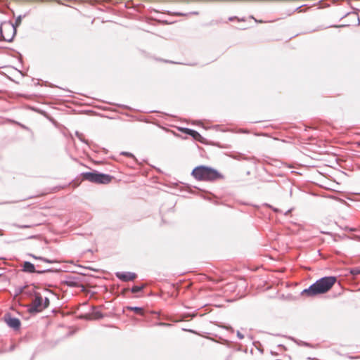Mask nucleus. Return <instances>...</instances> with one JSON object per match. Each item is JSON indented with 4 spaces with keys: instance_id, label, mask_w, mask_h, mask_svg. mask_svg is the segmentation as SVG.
Wrapping results in <instances>:
<instances>
[{
    "instance_id": "f257e3e1",
    "label": "nucleus",
    "mask_w": 360,
    "mask_h": 360,
    "mask_svg": "<svg viewBox=\"0 0 360 360\" xmlns=\"http://www.w3.org/2000/svg\"><path fill=\"white\" fill-rule=\"evenodd\" d=\"M336 281L337 277L335 276L321 277L311 284L307 288H304L301 292V295L314 297L319 295L325 294L333 288Z\"/></svg>"
},
{
    "instance_id": "f03ea898",
    "label": "nucleus",
    "mask_w": 360,
    "mask_h": 360,
    "mask_svg": "<svg viewBox=\"0 0 360 360\" xmlns=\"http://www.w3.org/2000/svg\"><path fill=\"white\" fill-rule=\"evenodd\" d=\"M191 175L197 181L207 182H215L225 178L218 169L205 165L195 167Z\"/></svg>"
},
{
    "instance_id": "7ed1b4c3",
    "label": "nucleus",
    "mask_w": 360,
    "mask_h": 360,
    "mask_svg": "<svg viewBox=\"0 0 360 360\" xmlns=\"http://www.w3.org/2000/svg\"><path fill=\"white\" fill-rule=\"evenodd\" d=\"M30 295H32L34 299L30 304L26 306L27 311L29 314H37L49 307L50 304V300L49 297H45L44 298L41 293L37 291H34Z\"/></svg>"
},
{
    "instance_id": "20e7f679",
    "label": "nucleus",
    "mask_w": 360,
    "mask_h": 360,
    "mask_svg": "<svg viewBox=\"0 0 360 360\" xmlns=\"http://www.w3.org/2000/svg\"><path fill=\"white\" fill-rule=\"evenodd\" d=\"M82 179L96 184H108L114 179L112 175L105 174L97 170L83 172L80 174Z\"/></svg>"
},
{
    "instance_id": "39448f33",
    "label": "nucleus",
    "mask_w": 360,
    "mask_h": 360,
    "mask_svg": "<svg viewBox=\"0 0 360 360\" xmlns=\"http://www.w3.org/2000/svg\"><path fill=\"white\" fill-rule=\"evenodd\" d=\"M17 34V29L11 20H5L0 25V38L1 40L11 42Z\"/></svg>"
},
{
    "instance_id": "423d86ee",
    "label": "nucleus",
    "mask_w": 360,
    "mask_h": 360,
    "mask_svg": "<svg viewBox=\"0 0 360 360\" xmlns=\"http://www.w3.org/2000/svg\"><path fill=\"white\" fill-rule=\"evenodd\" d=\"M4 322L6 325L13 330L17 331L21 328L20 320L15 316H13L10 312H6L3 317Z\"/></svg>"
},
{
    "instance_id": "0eeeda50",
    "label": "nucleus",
    "mask_w": 360,
    "mask_h": 360,
    "mask_svg": "<svg viewBox=\"0 0 360 360\" xmlns=\"http://www.w3.org/2000/svg\"><path fill=\"white\" fill-rule=\"evenodd\" d=\"M115 274L117 278L123 282L132 281L138 277L136 273L131 271H117Z\"/></svg>"
},
{
    "instance_id": "6e6552de",
    "label": "nucleus",
    "mask_w": 360,
    "mask_h": 360,
    "mask_svg": "<svg viewBox=\"0 0 360 360\" xmlns=\"http://www.w3.org/2000/svg\"><path fill=\"white\" fill-rule=\"evenodd\" d=\"M178 130L184 134L191 136L193 139L198 141L201 143H203L202 140L204 139V138L196 130L182 127H179Z\"/></svg>"
},
{
    "instance_id": "1a4fd4ad",
    "label": "nucleus",
    "mask_w": 360,
    "mask_h": 360,
    "mask_svg": "<svg viewBox=\"0 0 360 360\" xmlns=\"http://www.w3.org/2000/svg\"><path fill=\"white\" fill-rule=\"evenodd\" d=\"M20 266H21V271L22 272L26 273V274H37V271L39 270V269H36V266L33 263H32L29 261L23 262L21 264ZM37 266L39 267V265L37 264Z\"/></svg>"
},
{
    "instance_id": "9d476101",
    "label": "nucleus",
    "mask_w": 360,
    "mask_h": 360,
    "mask_svg": "<svg viewBox=\"0 0 360 360\" xmlns=\"http://www.w3.org/2000/svg\"><path fill=\"white\" fill-rule=\"evenodd\" d=\"M62 283L70 288H77L80 285V278L73 276H67L66 279L63 281Z\"/></svg>"
},
{
    "instance_id": "9b49d317",
    "label": "nucleus",
    "mask_w": 360,
    "mask_h": 360,
    "mask_svg": "<svg viewBox=\"0 0 360 360\" xmlns=\"http://www.w3.org/2000/svg\"><path fill=\"white\" fill-rule=\"evenodd\" d=\"M146 287V285L144 284V283H143V284H141L140 285H134L131 288H124L122 290V291L124 292H130L134 293V294H138L139 292H142ZM141 297V295H135V297Z\"/></svg>"
},
{
    "instance_id": "f8f14e48",
    "label": "nucleus",
    "mask_w": 360,
    "mask_h": 360,
    "mask_svg": "<svg viewBox=\"0 0 360 360\" xmlns=\"http://www.w3.org/2000/svg\"><path fill=\"white\" fill-rule=\"evenodd\" d=\"M124 309L134 311L135 314H136L138 315H141V316H143L144 315V309L141 307L126 306L124 308L123 311H124Z\"/></svg>"
},
{
    "instance_id": "ddd939ff",
    "label": "nucleus",
    "mask_w": 360,
    "mask_h": 360,
    "mask_svg": "<svg viewBox=\"0 0 360 360\" xmlns=\"http://www.w3.org/2000/svg\"><path fill=\"white\" fill-rule=\"evenodd\" d=\"M91 309L95 319H102L104 317L103 314L101 311L96 309V307L91 306Z\"/></svg>"
},
{
    "instance_id": "4468645a",
    "label": "nucleus",
    "mask_w": 360,
    "mask_h": 360,
    "mask_svg": "<svg viewBox=\"0 0 360 360\" xmlns=\"http://www.w3.org/2000/svg\"><path fill=\"white\" fill-rule=\"evenodd\" d=\"M60 271V269H53V268H49L45 269H39L37 271V274H44L46 273H58Z\"/></svg>"
},
{
    "instance_id": "2eb2a0df",
    "label": "nucleus",
    "mask_w": 360,
    "mask_h": 360,
    "mask_svg": "<svg viewBox=\"0 0 360 360\" xmlns=\"http://www.w3.org/2000/svg\"><path fill=\"white\" fill-rule=\"evenodd\" d=\"M27 15V13L24 15H19L16 18L14 23H13V25L14 27L17 29V27L21 24L22 20L23 18H25Z\"/></svg>"
},
{
    "instance_id": "dca6fc26",
    "label": "nucleus",
    "mask_w": 360,
    "mask_h": 360,
    "mask_svg": "<svg viewBox=\"0 0 360 360\" xmlns=\"http://www.w3.org/2000/svg\"><path fill=\"white\" fill-rule=\"evenodd\" d=\"M27 287V285H22V286H19V287H16L15 288V290H14V294H13V297H18L19 295H20L23 290H25V288Z\"/></svg>"
},
{
    "instance_id": "f3484780",
    "label": "nucleus",
    "mask_w": 360,
    "mask_h": 360,
    "mask_svg": "<svg viewBox=\"0 0 360 360\" xmlns=\"http://www.w3.org/2000/svg\"><path fill=\"white\" fill-rule=\"evenodd\" d=\"M349 273L352 276H358V275H359L360 274V267L358 266V267L351 268L349 269Z\"/></svg>"
},
{
    "instance_id": "a211bd4d",
    "label": "nucleus",
    "mask_w": 360,
    "mask_h": 360,
    "mask_svg": "<svg viewBox=\"0 0 360 360\" xmlns=\"http://www.w3.org/2000/svg\"><path fill=\"white\" fill-rule=\"evenodd\" d=\"M291 340H292L295 342H296L298 345L301 346H305V347H310V344L302 340H297L294 338H290Z\"/></svg>"
},
{
    "instance_id": "6ab92c4d",
    "label": "nucleus",
    "mask_w": 360,
    "mask_h": 360,
    "mask_svg": "<svg viewBox=\"0 0 360 360\" xmlns=\"http://www.w3.org/2000/svg\"><path fill=\"white\" fill-rule=\"evenodd\" d=\"M40 261L48 263V264H55V263L58 262L57 259H48V258L44 257H42V258L40 259Z\"/></svg>"
},
{
    "instance_id": "aec40b11",
    "label": "nucleus",
    "mask_w": 360,
    "mask_h": 360,
    "mask_svg": "<svg viewBox=\"0 0 360 360\" xmlns=\"http://www.w3.org/2000/svg\"><path fill=\"white\" fill-rule=\"evenodd\" d=\"M13 226L15 227H18L19 229H28V228H31V227L34 226V225H31V224L20 225V224H13Z\"/></svg>"
},
{
    "instance_id": "412c9836",
    "label": "nucleus",
    "mask_w": 360,
    "mask_h": 360,
    "mask_svg": "<svg viewBox=\"0 0 360 360\" xmlns=\"http://www.w3.org/2000/svg\"><path fill=\"white\" fill-rule=\"evenodd\" d=\"M75 134H76V136H77V138H78V139H79L82 142H83V143H86V144L88 143H87V141H86V139H84V137H83V134H82L79 133V131H76Z\"/></svg>"
},
{
    "instance_id": "4be33fe9",
    "label": "nucleus",
    "mask_w": 360,
    "mask_h": 360,
    "mask_svg": "<svg viewBox=\"0 0 360 360\" xmlns=\"http://www.w3.org/2000/svg\"><path fill=\"white\" fill-rule=\"evenodd\" d=\"M12 122H13L14 124L18 125L19 127H20L22 129H25V130H27V131H30V128L27 126H25V124H22V123H20L17 121H15V120H12Z\"/></svg>"
},
{
    "instance_id": "5701e85b",
    "label": "nucleus",
    "mask_w": 360,
    "mask_h": 360,
    "mask_svg": "<svg viewBox=\"0 0 360 360\" xmlns=\"http://www.w3.org/2000/svg\"><path fill=\"white\" fill-rule=\"evenodd\" d=\"M120 155H124V156H127V157H129V158H132L135 159V156L134 155V154H132L130 152L122 151V152L120 153Z\"/></svg>"
},
{
    "instance_id": "b1692460",
    "label": "nucleus",
    "mask_w": 360,
    "mask_h": 360,
    "mask_svg": "<svg viewBox=\"0 0 360 360\" xmlns=\"http://www.w3.org/2000/svg\"><path fill=\"white\" fill-rule=\"evenodd\" d=\"M265 205L266 207H270L271 209H272V210L275 212V213H280V212H282L281 210H279L278 208H276V207H274L267 203L265 204Z\"/></svg>"
},
{
    "instance_id": "393cba45",
    "label": "nucleus",
    "mask_w": 360,
    "mask_h": 360,
    "mask_svg": "<svg viewBox=\"0 0 360 360\" xmlns=\"http://www.w3.org/2000/svg\"><path fill=\"white\" fill-rule=\"evenodd\" d=\"M92 4H100L101 1H105L107 3H111L112 0H90Z\"/></svg>"
},
{
    "instance_id": "a878e982",
    "label": "nucleus",
    "mask_w": 360,
    "mask_h": 360,
    "mask_svg": "<svg viewBox=\"0 0 360 360\" xmlns=\"http://www.w3.org/2000/svg\"><path fill=\"white\" fill-rule=\"evenodd\" d=\"M27 256H29V257H32V258H33V259H34L36 260H39V261H40V259L42 258L41 256H37V255H34L32 253H28Z\"/></svg>"
},
{
    "instance_id": "bb28decb",
    "label": "nucleus",
    "mask_w": 360,
    "mask_h": 360,
    "mask_svg": "<svg viewBox=\"0 0 360 360\" xmlns=\"http://www.w3.org/2000/svg\"><path fill=\"white\" fill-rule=\"evenodd\" d=\"M110 104H111V105H117L118 107L122 108H123V109H127V110H130V109H131V108H130V107H129V106H128V105H124V104H115V103H111Z\"/></svg>"
},
{
    "instance_id": "cd10ccee",
    "label": "nucleus",
    "mask_w": 360,
    "mask_h": 360,
    "mask_svg": "<svg viewBox=\"0 0 360 360\" xmlns=\"http://www.w3.org/2000/svg\"><path fill=\"white\" fill-rule=\"evenodd\" d=\"M343 229L345 231H349V232H355L356 231V228L349 227V226H345V227L343 228Z\"/></svg>"
},
{
    "instance_id": "c85d7f7f",
    "label": "nucleus",
    "mask_w": 360,
    "mask_h": 360,
    "mask_svg": "<svg viewBox=\"0 0 360 360\" xmlns=\"http://www.w3.org/2000/svg\"><path fill=\"white\" fill-rule=\"evenodd\" d=\"M236 335L239 340H242L244 338V335L239 330L236 332Z\"/></svg>"
},
{
    "instance_id": "c756f323",
    "label": "nucleus",
    "mask_w": 360,
    "mask_h": 360,
    "mask_svg": "<svg viewBox=\"0 0 360 360\" xmlns=\"http://www.w3.org/2000/svg\"><path fill=\"white\" fill-rule=\"evenodd\" d=\"M224 328H226V330L230 331L232 333H234V329L230 326H226L224 327Z\"/></svg>"
},
{
    "instance_id": "7c9ffc66",
    "label": "nucleus",
    "mask_w": 360,
    "mask_h": 360,
    "mask_svg": "<svg viewBox=\"0 0 360 360\" xmlns=\"http://www.w3.org/2000/svg\"><path fill=\"white\" fill-rule=\"evenodd\" d=\"M220 338V340H221V342H221V344L225 345V344H229V343H230V342H229L227 340H226V339H223V338Z\"/></svg>"
},
{
    "instance_id": "2f4dec72",
    "label": "nucleus",
    "mask_w": 360,
    "mask_h": 360,
    "mask_svg": "<svg viewBox=\"0 0 360 360\" xmlns=\"http://www.w3.org/2000/svg\"><path fill=\"white\" fill-rule=\"evenodd\" d=\"M292 208L288 210L287 211H285L284 212V215H285V216L288 215L292 212Z\"/></svg>"
},
{
    "instance_id": "473e14b6",
    "label": "nucleus",
    "mask_w": 360,
    "mask_h": 360,
    "mask_svg": "<svg viewBox=\"0 0 360 360\" xmlns=\"http://www.w3.org/2000/svg\"><path fill=\"white\" fill-rule=\"evenodd\" d=\"M15 345H11V347L9 348V351L12 352V351H13L15 349Z\"/></svg>"
},
{
    "instance_id": "72a5a7b5",
    "label": "nucleus",
    "mask_w": 360,
    "mask_h": 360,
    "mask_svg": "<svg viewBox=\"0 0 360 360\" xmlns=\"http://www.w3.org/2000/svg\"><path fill=\"white\" fill-rule=\"evenodd\" d=\"M236 18H237V17H236V16L229 17V21H233L234 19H236Z\"/></svg>"
},
{
    "instance_id": "f704fd0d",
    "label": "nucleus",
    "mask_w": 360,
    "mask_h": 360,
    "mask_svg": "<svg viewBox=\"0 0 360 360\" xmlns=\"http://www.w3.org/2000/svg\"><path fill=\"white\" fill-rule=\"evenodd\" d=\"M201 196L205 200H210V198L209 197L205 196V195H202Z\"/></svg>"
},
{
    "instance_id": "c9c22d12",
    "label": "nucleus",
    "mask_w": 360,
    "mask_h": 360,
    "mask_svg": "<svg viewBox=\"0 0 360 360\" xmlns=\"http://www.w3.org/2000/svg\"><path fill=\"white\" fill-rule=\"evenodd\" d=\"M18 53V54L20 55V58H19V61L20 62V63H22V56H21V54H20V53Z\"/></svg>"
},
{
    "instance_id": "e433bc0d",
    "label": "nucleus",
    "mask_w": 360,
    "mask_h": 360,
    "mask_svg": "<svg viewBox=\"0 0 360 360\" xmlns=\"http://www.w3.org/2000/svg\"><path fill=\"white\" fill-rule=\"evenodd\" d=\"M183 330H186V331H189V332L193 333H195L193 330H187V329H184V328H183Z\"/></svg>"
},
{
    "instance_id": "4c0bfd02",
    "label": "nucleus",
    "mask_w": 360,
    "mask_h": 360,
    "mask_svg": "<svg viewBox=\"0 0 360 360\" xmlns=\"http://www.w3.org/2000/svg\"><path fill=\"white\" fill-rule=\"evenodd\" d=\"M226 360H231V355H229Z\"/></svg>"
},
{
    "instance_id": "58836bf2",
    "label": "nucleus",
    "mask_w": 360,
    "mask_h": 360,
    "mask_svg": "<svg viewBox=\"0 0 360 360\" xmlns=\"http://www.w3.org/2000/svg\"><path fill=\"white\" fill-rule=\"evenodd\" d=\"M4 233H3V231L0 229V236H3Z\"/></svg>"
},
{
    "instance_id": "ea45409f",
    "label": "nucleus",
    "mask_w": 360,
    "mask_h": 360,
    "mask_svg": "<svg viewBox=\"0 0 360 360\" xmlns=\"http://www.w3.org/2000/svg\"><path fill=\"white\" fill-rule=\"evenodd\" d=\"M308 359H311V360H316V359H314V358H310V357H309Z\"/></svg>"
},
{
    "instance_id": "a19ab883",
    "label": "nucleus",
    "mask_w": 360,
    "mask_h": 360,
    "mask_svg": "<svg viewBox=\"0 0 360 360\" xmlns=\"http://www.w3.org/2000/svg\"><path fill=\"white\" fill-rule=\"evenodd\" d=\"M160 325H166L165 323H160Z\"/></svg>"
},
{
    "instance_id": "79ce46f5",
    "label": "nucleus",
    "mask_w": 360,
    "mask_h": 360,
    "mask_svg": "<svg viewBox=\"0 0 360 360\" xmlns=\"http://www.w3.org/2000/svg\"><path fill=\"white\" fill-rule=\"evenodd\" d=\"M240 20V19H238ZM240 20L244 21L245 20L243 18L240 19Z\"/></svg>"
},
{
    "instance_id": "37998d69",
    "label": "nucleus",
    "mask_w": 360,
    "mask_h": 360,
    "mask_svg": "<svg viewBox=\"0 0 360 360\" xmlns=\"http://www.w3.org/2000/svg\"><path fill=\"white\" fill-rule=\"evenodd\" d=\"M151 112H157L156 110H151Z\"/></svg>"
},
{
    "instance_id": "c03bdc74",
    "label": "nucleus",
    "mask_w": 360,
    "mask_h": 360,
    "mask_svg": "<svg viewBox=\"0 0 360 360\" xmlns=\"http://www.w3.org/2000/svg\"><path fill=\"white\" fill-rule=\"evenodd\" d=\"M75 161H77V158H72Z\"/></svg>"
},
{
    "instance_id": "a18cd8bd",
    "label": "nucleus",
    "mask_w": 360,
    "mask_h": 360,
    "mask_svg": "<svg viewBox=\"0 0 360 360\" xmlns=\"http://www.w3.org/2000/svg\"><path fill=\"white\" fill-rule=\"evenodd\" d=\"M0 353H1V351L0 350Z\"/></svg>"
}]
</instances>
